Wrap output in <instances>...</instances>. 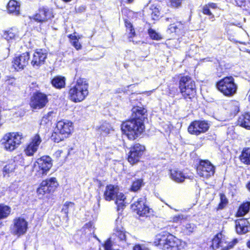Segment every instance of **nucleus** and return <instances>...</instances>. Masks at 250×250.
<instances>
[{
	"label": "nucleus",
	"mask_w": 250,
	"mask_h": 250,
	"mask_svg": "<svg viewBox=\"0 0 250 250\" xmlns=\"http://www.w3.org/2000/svg\"><path fill=\"white\" fill-rule=\"evenodd\" d=\"M218 89L225 95L231 96L237 90V85L232 77H227L219 81L216 84Z\"/></svg>",
	"instance_id": "nucleus-7"
},
{
	"label": "nucleus",
	"mask_w": 250,
	"mask_h": 250,
	"mask_svg": "<svg viewBox=\"0 0 250 250\" xmlns=\"http://www.w3.org/2000/svg\"><path fill=\"white\" fill-rule=\"evenodd\" d=\"M247 245L250 249V240L247 242Z\"/></svg>",
	"instance_id": "nucleus-55"
},
{
	"label": "nucleus",
	"mask_w": 250,
	"mask_h": 250,
	"mask_svg": "<svg viewBox=\"0 0 250 250\" xmlns=\"http://www.w3.org/2000/svg\"><path fill=\"white\" fill-rule=\"evenodd\" d=\"M54 17L52 9L42 7L39 9L38 12L34 16V20L38 22H44Z\"/></svg>",
	"instance_id": "nucleus-18"
},
{
	"label": "nucleus",
	"mask_w": 250,
	"mask_h": 250,
	"mask_svg": "<svg viewBox=\"0 0 250 250\" xmlns=\"http://www.w3.org/2000/svg\"><path fill=\"white\" fill-rule=\"evenodd\" d=\"M29 58L28 52L22 53L14 59L13 66L17 71L22 70L28 64Z\"/></svg>",
	"instance_id": "nucleus-19"
},
{
	"label": "nucleus",
	"mask_w": 250,
	"mask_h": 250,
	"mask_svg": "<svg viewBox=\"0 0 250 250\" xmlns=\"http://www.w3.org/2000/svg\"><path fill=\"white\" fill-rule=\"evenodd\" d=\"M207 5L209 8L216 9L218 7L217 4L214 3H208Z\"/></svg>",
	"instance_id": "nucleus-51"
},
{
	"label": "nucleus",
	"mask_w": 250,
	"mask_h": 250,
	"mask_svg": "<svg viewBox=\"0 0 250 250\" xmlns=\"http://www.w3.org/2000/svg\"><path fill=\"white\" fill-rule=\"evenodd\" d=\"M116 226L114 229V232L112 234V237H116L117 240H119L120 241L122 242H127V235H129V234L126 233L124 228L122 227L121 225H118V218L116 220Z\"/></svg>",
	"instance_id": "nucleus-20"
},
{
	"label": "nucleus",
	"mask_w": 250,
	"mask_h": 250,
	"mask_svg": "<svg viewBox=\"0 0 250 250\" xmlns=\"http://www.w3.org/2000/svg\"><path fill=\"white\" fill-rule=\"evenodd\" d=\"M238 241L237 239H234L232 241L229 242L225 238L224 245L223 246V250H229L232 248L237 243Z\"/></svg>",
	"instance_id": "nucleus-39"
},
{
	"label": "nucleus",
	"mask_w": 250,
	"mask_h": 250,
	"mask_svg": "<svg viewBox=\"0 0 250 250\" xmlns=\"http://www.w3.org/2000/svg\"><path fill=\"white\" fill-rule=\"evenodd\" d=\"M235 228L239 234H245L249 231L250 227L248 221L246 219H240L235 222Z\"/></svg>",
	"instance_id": "nucleus-21"
},
{
	"label": "nucleus",
	"mask_w": 250,
	"mask_h": 250,
	"mask_svg": "<svg viewBox=\"0 0 250 250\" xmlns=\"http://www.w3.org/2000/svg\"><path fill=\"white\" fill-rule=\"evenodd\" d=\"M170 178L177 183H182L187 177L184 173L178 169H172L170 171Z\"/></svg>",
	"instance_id": "nucleus-25"
},
{
	"label": "nucleus",
	"mask_w": 250,
	"mask_h": 250,
	"mask_svg": "<svg viewBox=\"0 0 250 250\" xmlns=\"http://www.w3.org/2000/svg\"><path fill=\"white\" fill-rule=\"evenodd\" d=\"M171 5L173 7H178L180 6L182 0H170Z\"/></svg>",
	"instance_id": "nucleus-48"
},
{
	"label": "nucleus",
	"mask_w": 250,
	"mask_h": 250,
	"mask_svg": "<svg viewBox=\"0 0 250 250\" xmlns=\"http://www.w3.org/2000/svg\"><path fill=\"white\" fill-rule=\"evenodd\" d=\"M65 79L64 77L58 76L55 77L51 81L52 84L56 88L61 89L65 86Z\"/></svg>",
	"instance_id": "nucleus-29"
},
{
	"label": "nucleus",
	"mask_w": 250,
	"mask_h": 250,
	"mask_svg": "<svg viewBox=\"0 0 250 250\" xmlns=\"http://www.w3.org/2000/svg\"><path fill=\"white\" fill-rule=\"evenodd\" d=\"M85 9V7L84 6H82L79 7L78 9V12H83L84 11Z\"/></svg>",
	"instance_id": "nucleus-53"
},
{
	"label": "nucleus",
	"mask_w": 250,
	"mask_h": 250,
	"mask_svg": "<svg viewBox=\"0 0 250 250\" xmlns=\"http://www.w3.org/2000/svg\"><path fill=\"white\" fill-rule=\"evenodd\" d=\"M195 228L196 227L194 224L188 223L183 226L182 230L186 234H190L194 231Z\"/></svg>",
	"instance_id": "nucleus-38"
},
{
	"label": "nucleus",
	"mask_w": 250,
	"mask_h": 250,
	"mask_svg": "<svg viewBox=\"0 0 250 250\" xmlns=\"http://www.w3.org/2000/svg\"><path fill=\"white\" fill-rule=\"evenodd\" d=\"M48 102L47 96L42 92L33 94L31 98L30 105L33 109H40L43 108Z\"/></svg>",
	"instance_id": "nucleus-11"
},
{
	"label": "nucleus",
	"mask_w": 250,
	"mask_h": 250,
	"mask_svg": "<svg viewBox=\"0 0 250 250\" xmlns=\"http://www.w3.org/2000/svg\"><path fill=\"white\" fill-rule=\"evenodd\" d=\"M27 229V222L23 218L20 217L15 219L13 221V226L12 232L13 234L21 235L24 234Z\"/></svg>",
	"instance_id": "nucleus-17"
},
{
	"label": "nucleus",
	"mask_w": 250,
	"mask_h": 250,
	"mask_svg": "<svg viewBox=\"0 0 250 250\" xmlns=\"http://www.w3.org/2000/svg\"><path fill=\"white\" fill-rule=\"evenodd\" d=\"M15 80L14 79H11L6 81V83L7 84L10 85V84H13L15 83Z\"/></svg>",
	"instance_id": "nucleus-52"
},
{
	"label": "nucleus",
	"mask_w": 250,
	"mask_h": 250,
	"mask_svg": "<svg viewBox=\"0 0 250 250\" xmlns=\"http://www.w3.org/2000/svg\"><path fill=\"white\" fill-rule=\"evenodd\" d=\"M197 172L199 176L208 178L213 175L215 167L208 160H201L197 167Z\"/></svg>",
	"instance_id": "nucleus-10"
},
{
	"label": "nucleus",
	"mask_w": 250,
	"mask_h": 250,
	"mask_svg": "<svg viewBox=\"0 0 250 250\" xmlns=\"http://www.w3.org/2000/svg\"><path fill=\"white\" fill-rule=\"evenodd\" d=\"M235 3L240 7L244 6L246 5V0H235Z\"/></svg>",
	"instance_id": "nucleus-50"
},
{
	"label": "nucleus",
	"mask_w": 250,
	"mask_h": 250,
	"mask_svg": "<svg viewBox=\"0 0 250 250\" xmlns=\"http://www.w3.org/2000/svg\"><path fill=\"white\" fill-rule=\"evenodd\" d=\"M16 165L14 163H12L11 164H9L6 165L3 169V173L5 174H8L11 173L14 171L15 169Z\"/></svg>",
	"instance_id": "nucleus-43"
},
{
	"label": "nucleus",
	"mask_w": 250,
	"mask_h": 250,
	"mask_svg": "<svg viewBox=\"0 0 250 250\" xmlns=\"http://www.w3.org/2000/svg\"><path fill=\"white\" fill-rule=\"evenodd\" d=\"M250 202H247L243 203L239 208L237 212V216L241 217L244 216L250 210Z\"/></svg>",
	"instance_id": "nucleus-30"
},
{
	"label": "nucleus",
	"mask_w": 250,
	"mask_h": 250,
	"mask_svg": "<svg viewBox=\"0 0 250 250\" xmlns=\"http://www.w3.org/2000/svg\"><path fill=\"white\" fill-rule=\"evenodd\" d=\"M112 128L110 124L105 123L101 125L99 128V130L103 135H106L110 133Z\"/></svg>",
	"instance_id": "nucleus-36"
},
{
	"label": "nucleus",
	"mask_w": 250,
	"mask_h": 250,
	"mask_svg": "<svg viewBox=\"0 0 250 250\" xmlns=\"http://www.w3.org/2000/svg\"><path fill=\"white\" fill-rule=\"evenodd\" d=\"M115 198V203L117 206V210L119 211L121 209H123L125 206V204L126 203L125 200L126 198L125 195L121 192H119V190L118 191L117 194L116 195Z\"/></svg>",
	"instance_id": "nucleus-28"
},
{
	"label": "nucleus",
	"mask_w": 250,
	"mask_h": 250,
	"mask_svg": "<svg viewBox=\"0 0 250 250\" xmlns=\"http://www.w3.org/2000/svg\"><path fill=\"white\" fill-rule=\"evenodd\" d=\"M74 204L73 203L71 202H66L63 205V208L62 209V211L67 215L68 213V210L69 208L74 209Z\"/></svg>",
	"instance_id": "nucleus-41"
},
{
	"label": "nucleus",
	"mask_w": 250,
	"mask_h": 250,
	"mask_svg": "<svg viewBox=\"0 0 250 250\" xmlns=\"http://www.w3.org/2000/svg\"><path fill=\"white\" fill-rule=\"evenodd\" d=\"M11 212V208L6 205L0 204V219L7 218Z\"/></svg>",
	"instance_id": "nucleus-34"
},
{
	"label": "nucleus",
	"mask_w": 250,
	"mask_h": 250,
	"mask_svg": "<svg viewBox=\"0 0 250 250\" xmlns=\"http://www.w3.org/2000/svg\"><path fill=\"white\" fill-rule=\"evenodd\" d=\"M125 25L126 27L128 28V29L129 30V38H130L134 36L135 33L134 29L132 28V24L130 22L128 23L127 22H125Z\"/></svg>",
	"instance_id": "nucleus-46"
},
{
	"label": "nucleus",
	"mask_w": 250,
	"mask_h": 250,
	"mask_svg": "<svg viewBox=\"0 0 250 250\" xmlns=\"http://www.w3.org/2000/svg\"><path fill=\"white\" fill-rule=\"evenodd\" d=\"M145 148L140 144H136L131 148L128 157V162L132 165L138 162L142 156Z\"/></svg>",
	"instance_id": "nucleus-15"
},
{
	"label": "nucleus",
	"mask_w": 250,
	"mask_h": 250,
	"mask_svg": "<svg viewBox=\"0 0 250 250\" xmlns=\"http://www.w3.org/2000/svg\"><path fill=\"white\" fill-rule=\"evenodd\" d=\"M247 188L250 191V182L247 184Z\"/></svg>",
	"instance_id": "nucleus-54"
},
{
	"label": "nucleus",
	"mask_w": 250,
	"mask_h": 250,
	"mask_svg": "<svg viewBox=\"0 0 250 250\" xmlns=\"http://www.w3.org/2000/svg\"><path fill=\"white\" fill-rule=\"evenodd\" d=\"M42 140L38 134H36L30 139V141L24 149L26 155L31 156L37 151Z\"/></svg>",
	"instance_id": "nucleus-16"
},
{
	"label": "nucleus",
	"mask_w": 250,
	"mask_h": 250,
	"mask_svg": "<svg viewBox=\"0 0 250 250\" xmlns=\"http://www.w3.org/2000/svg\"><path fill=\"white\" fill-rule=\"evenodd\" d=\"M202 12L203 14L209 16L210 17L209 19H211L214 18V15L210 12V8L207 4L203 7Z\"/></svg>",
	"instance_id": "nucleus-45"
},
{
	"label": "nucleus",
	"mask_w": 250,
	"mask_h": 250,
	"mask_svg": "<svg viewBox=\"0 0 250 250\" xmlns=\"http://www.w3.org/2000/svg\"><path fill=\"white\" fill-rule=\"evenodd\" d=\"M179 88L185 99H191L196 95V88L195 82L188 76L181 78L179 81Z\"/></svg>",
	"instance_id": "nucleus-4"
},
{
	"label": "nucleus",
	"mask_w": 250,
	"mask_h": 250,
	"mask_svg": "<svg viewBox=\"0 0 250 250\" xmlns=\"http://www.w3.org/2000/svg\"><path fill=\"white\" fill-rule=\"evenodd\" d=\"M52 167V159L49 156H43L38 159L35 164V167L37 168L36 176L42 177L46 175Z\"/></svg>",
	"instance_id": "nucleus-8"
},
{
	"label": "nucleus",
	"mask_w": 250,
	"mask_h": 250,
	"mask_svg": "<svg viewBox=\"0 0 250 250\" xmlns=\"http://www.w3.org/2000/svg\"><path fill=\"white\" fill-rule=\"evenodd\" d=\"M58 186L56 178L51 177L43 181L37 189L39 194H44L53 191Z\"/></svg>",
	"instance_id": "nucleus-13"
},
{
	"label": "nucleus",
	"mask_w": 250,
	"mask_h": 250,
	"mask_svg": "<svg viewBox=\"0 0 250 250\" xmlns=\"http://www.w3.org/2000/svg\"><path fill=\"white\" fill-rule=\"evenodd\" d=\"M209 125L205 121H195L192 122L188 127V132L193 135H198L207 131Z\"/></svg>",
	"instance_id": "nucleus-12"
},
{
	"label": "nucleus",
	"mask_w": 250,
	"mask_h": 250,
	"mask_svg": "<svg viewBox=\"0 0 250 250\" xmlns=\"http://www.w3.org/2000/svg\"><path fill=\"white\" fill-rule=\"evenodd\" d=\"M238 122L240 126L250 130V113L242 115L239 118Z\"/></svg>",
	"instance_id": "nucleus-26"
},
{
	"label": "nucleus",
	"mask_w": 250,
	"mask_h": 250,
	"mask_svg": "<svg viewBox=\"0 0 250 250\" xmlns=\"http://www.w3.org/2000/svg\"><path fill=\"white\" fill-rule=\"evenodd\" d=\"M184 29V24L181 22H177L175 23L169 25L168 31L170 33H178L181 30Z\"/></svg>",
	"instance_id": "nucleus-32"
},
{
	"label": "nucleus",
	"mask_w": 250,
	"mask_h": 250,
	"mask_svg": "<svg viewBox=\"0 0 250 250\" xmlns=\"http://www.w3.org/2000/svg\"><path fill=\"white\" fill-rule=\"evenodd\" d=\"M20 4L19 2L15 0H11L7 4V10L10 13L15 15L20 14Z\"/></svg>",
	"instance_id": "nucleus-27"
},
{
	"label": "nucleus",
	"mask_w": 250,
	"mask_h": 250,
	"mask_svg": "<svg viewBox=\"0 0 250 250\" xmlns=\"http://www.w3.org/2000/svg\"><path fill=\"white\" fill-rule=\"evenodd\" d=\"M132 119L124 122L121 125V129L130 140H134L144 131V121L146 118V110L140 106H135L132 109Z\"/></svg>",
	"instance_id": "nucleus-1"
},
{
	"label": "nucleus",
	"mask_w": 250,
	"mask_h": 250,
	"mask_svg": "<svg viewBox=\"0 0 250 250\" xmlns=\"http://www.w3.org/2000/svg\"><path fill=\"white\" fill-rule=\"evenodd\" d=\"M105 250H112L110 238L108 239L104 245Z\"/></svg>",
	"instance_id": "nucleus-47"
},
{
	"label": "nucleus",
	"mask_w": 250,
	"mask_h": 250,
	"mask_svg": "<svg viewBox=\"0 0 250 250\" xmlns=\"http://www.w3.org/2000/svg\"><path fill=\"white\" fill-rule=\"evenodd\" d=\"M88 82L85 79H78L69 90L70 100L75 103L83 101L88 94Z\"/></svg>",
	"instance_id": "nucleus-2"
},
{
	"label": "nucleus",
	"mask_w": 250,
	"mask_h": 250,
	"mask_svg": "<svg viewBox=\"0 0 250 250\" xmlns=\"http://www.w3.org/2000/svg\"><path fill=\"white\" fill-rule=\"evenodd\" d=\"M70 40L71 43L72 45L77 50L81 49L82 48V45L79 42V40L81 39V36H75L72 34H70L68 36Z\"/></svg>",
	"instance_id": "nucleus-33"
},
{
	"label": "nucleus",
	"mask_w": 250,
	"mask_h": 250,
	"mask_svg": "<svg viewBox=\"0 0 250 250\" xmlns=\"http://www.w3.org/2000/svg\"><path fill=\"white\" fill-rule=\"evenodd\" d=\"M72 123L67 120L59 121L56 125L55 132L52 137L56 142H59L66 137L72 129Z\"/></svg>",
	"instance_id": "nucleus-6"
},
{
	"label": "nucleus",
	"mask_w": 250,
	"mask_h": 250,
	"mask_svg": "<svg viewBox=\"0 0 250 250\" xmlns=\"http://www.w3.org/2000/svg\"><path fill=\"white\" fill-rule=\"evenodd\" d=\"M149 9L152 19L153 20H158L160 16L159 7L156 5H152L150 6Z\"/></svg>",
	"instance_id": "nucleus-35"
},
{
	"label": "nucleus",
	"mask_w": 250,
	"mask_h": 250,
	"mask_svg": "<svg viewBox=\"0 0 250 250\" xmlns=\"http://www.w3.org/2000/svg\"><path fill=\"white\" fill-rule=\"evenodd\" d=\"M118 190L119 188L117 186L112 185H107L104 192V198L108 201L114 199Z\"/></svg>",
	"instance_id": "nucleus-22"
},
{
	"label": "nucleus",
	"mask_w": 250,
	"mask_h": 250,
	"mask_svg": "<svg viewBox=\"0 0 250 250\" xmlns=\"http://www.w3.org/2000/svg\"><path fill=\"white\" fill-rule=\"evenodd\" d=\"M241 161L247 165H250V148H244L240 156Z\"/></svg>",
	"instance_id": "nucleus-31"
},
{
	"label": "nucleus",
	"mask_w": 250,
	"mask_h": 250,
	"mask_svg": "<svg viewBox=\"0 0 250 250\" xmlns=\"http://www.w3.org/2000/svg\"><path fill=\"white\" fill-rule=\"evenodd\" d=\"M62 0L65 2H69V1H71L72 0Z\"/></svg>",
	"instance_id": "nucleus-57"
},
{
	"label": "nucleus",
	"mask_w": 250,
	"mask_h": 250,
	"mask_svg": "<svg viewBox=\"0 0 250 250\" xmlns=\"http://www.w3.org/2000/svg\"><path fill=\"white\" fill-rule=\"evenodd\" d=\"M148 33L150 38L153 40H159L161 39V35L152 28L148 29Z\"/></svg>",
	"instance_id": "nucleus-42"
},
{
	"label": "nucleus",
	"mask_w": 250,
	"mask_h": 250,
	"mask_svg": "<svg viewBox=\"0 0 250 250\" xmlns=\"http://www.w3.org/2000/svg\"><path fill=\"white\" fill-rule=\"evenodd\" d=\"M133 203L131 205V208L140 216H147L149 213L150 208L146 204L145 197L133 198Z\"/></svg>",
	"instance_id": "nucleus-9"
},
{
	"label": "nucleus",
	"mask_w": 250,
	"mask_h": 250,
	"mask_svg": "<svg viewBox=\"0 0 250 250\" xmlns=\"http://www.w3.org/2000/svg\"><path fill=\"white\" fill-rule=\"evenodd\" d=\"M158 245L164 250H179L182 247V241L172 234L157 236Z\"/></svg>",
	"instance_id": "nucleus-3"
},
{
	"label": "nucleus",
	"mask_w": 250,
	"mask_h": 250,
	"mask_svg": "<svg viewBox=\"0 0 250 250\" xmlns=\"http://www.w3.org/2000/svg\"><path fill=\"white\" fill-rule=\"evenodd\" d=\"M133 250H149L147 248L144 246L136 245L133 248Z\"/></svg>",
	"instance_id": "nucleus-49"
},
{
	"label": "nucleus",
	"mask_w": 250,
	"mask_h": 250,
	"mask_svg": "<svg viewBox=\"0 0 250 250\" xmlns=\"http://www.w3.org/2000/svg\"><path fill=\"white\" fill-rule=\"evenodd\" d=\"M248 101H249V102L250 103V93L248 95Z\"/></svg>",
	"instance_id": "nucleus-56"
},
{
	"label": "nucleus",
	"mask_w": 250,
	"mask_h": 250,
	"mask_svg": "<svg viewBox=\"0 0 250 250\" xmlns=\"http://www.w3.org/2000/svg\"><path fill=\"white\" fill-rule=\"evenodd\" d=\"M220 202L217 208V209H222L228 203V200L224 194H220Z\"/></svg>",
	"instance_id": "nucleus-40"
},
{
	"label": "nucleus",
	"mask_w": 250,
	"mask_h": 250,
	"mask_svg": "<svg viewBox=\"0 0 250 250\" xmlns=\"http://www.w3.org/2000/svg\"><path fill=\"white\" fill-rule=\"evenodd\" d=\"M128 3H131L134 0H127Z\"/></svg>",
	"instance_id": "nucleus-58"
},
{
	"label": "nucleus",
	"mask_w": 250,
	"mask_h": 250,
	"mask_svg": "<svg viewBox=\"0 0 250 250\" xmlns=\"http://www.w3.org/2000/svg\"><path fill=\"white\" fill-rule=\"evenodd\" d=\"M97 240H98L99 241V240L98 239V238H97L96 236H94Z\"/></svg>",
	"instance_id": "nucleus-59"
},
{
	"label": "nucleus",
	"mask_w": 250,
	"mask_h": 250,
	"mask_svg": "<svg viewBox=\"0 0 250 250\" xmlns=\"http://www.w3.org/2000/svg\"><path fill=\"white\" fill-rule=\"evenodd\" d=\"M22 138V134L21 133L10 132L5 134L1 142L6 151H12L21 144Z\"/></svg>",
	"instance_id": "nucleus-5"
},
{
	"label": "nucleus",
	"mask_w": 250,
	"mask_h": 250,
	"mask_svg": "<svg viewBox=\"0 0 250 250\" xmlns=\"http://www.w3.org/2000/svg\"><path fill=\"white\" fill-rule=\"evenodd\" d=\"M47 57V53L44 49H36L32 57L31 64L33 67L39 68L43 65Z\"/></svg>",
	"instance_id": "nucleus-14"
},
{
	"label": "nucleus",
	"mask_w": 250,
	"mask_h": 250,
	"mask_svg": "<svg viewBox=\"0 0 250 250\" xmlns=\"http://www.w3.org/2000/svg\"><path fill=\"white\" fill-rule=\"evenodd\" d=\"M2 37L8 41L18 40L20 38L18 29L15 27H13L5 31L2 34Z\"/></svg>",
	"instance_id": "nucleus-23"
},
{
	"label": "nucleus",
	"mask_w": 250,
	"mask_h": 250,
	"mask_svg": "<svg viewBox=\"0 0 250 250\" xmlns=\"http://www.w3.org/2000/svg\"><path fill=\"white\" fill-rule=\"evenodd\" d=\"M225 241V236L222 233H219L213 238L211 246L213 249L220 247L222 248V250H223L222 246H224Z\"/></svg>",
	"instance_id": "nucleus-24"
},
{
	"label": "nucleus",
	"mask_w": 250,
	"mask_h": 250,
	"mask_svg": "<svg viewBox=\"0 0 250 250\" xmlns=\"http://www.w3.org/2000/svg\"><path fill=\"white\" fill-rule=\"evenodd\" d=\"M143 184L142 179H137L133 181L131 187V190L134 192L139 190L143 186Z\"/></svg>",
	"instance_id": "nucleus-37"
},
{
	"label": "nucleus",
	"mask_w": 250,
	"mask_h": 250,
	"mask_svg": "<svg viewBox=\"0 0 250 250\" xmlns=\"http://www.w3.org/2000/svg\"><path fill=\"white\" fill-rule=\"evenodd\" d=\"M187 218V216L183 214H179L173 216L172 218V221L174 223H182Z\"/></svg>",
	"instance_id": "nucleus-44"
}]
</instances>
